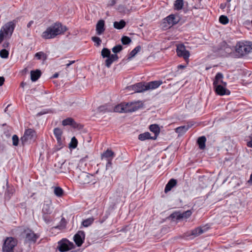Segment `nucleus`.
Segmentation results:
<instances>
[{"instance_id": "obj_1", "label": "nucleus", "mask_w": 252, "mask_h": 252, "mask_svg": "<svg viewBox=\"0 0 252 252\" xmlns=\"http://www.w3.org/2000/svg\"><path fill=\"white\" fill-rule=\"evenodd\" d=\"M67 28L60 22H56L47 28L42 34V37L45 39L54 38L57 35L63 34Z\"/></svg>"}, {"instance_id": "obj_2", "label": "nucleus", "mask_w": 252, "mask_h": 252, "mask_svg": "<svg viewBox=\"0 0 252 252\" xmlns=\"http://www.w3.org/2000/svg\"><path fill=\"white\" fill-rule=\"evenodd\" d=\"M17 21L14 20L4 24L0 31V44L3 39H9L13 32Z\"/></svg>"}, {"instance_id": "obj_3", "label": "nucleus", "mask_w": 252, "mask_h": 252, "mask_svg": "<svg viewBox=\"0 0 252 252\" xmlns=\"http://www.w3.org/2000/svg\"><path fill=\"white\" fill-rule=\"evenodd\" d=\"M252 50V43L250 41H241L236 45V52L239 57L244 56Z\"/></svg>"}, {"instance_id": "obj_4", "label": "nucleus", "mask_w": 252, "mask_h": 252, "mask_svg": "<svg viewBox=\"0 0 252 252\" xmlns=\"http://www.w3.org/2000/svg\"><path fill=\"white\" fill-rule=\"evenodd\" d=\"M18 244L16 238L12 237H7L3 243L2 250L3 252H14V248Z\"/></svg>"}, {"instance_id": "obj_5", "label": "nucleus", "mask_w": 252, "mask_h": 252, "mask_svg": "<svg viewBox=\"0 0 252 252\" xmlns=\"http://www.w3.org/2000/svg\"><path fill=\"white\" fill-rule=\"evenodd\" d=\"M36 138V132L32 128H28L25 131L24 135L21 138V143L23 146L34 140Z\"/></svg>"}, {"instance_id": "obj_6", "label": "nucleus", "mask_w": 252, "mask_h": 252, "mask_svg": "<svg viewBox=\"0 0 252 252\" xmlns=\"http://www.w3.org/2000/svg\"><path fill=\"white\" fill-rule=\"evenodd\" d=\"M74 244L66 238H63L58 242L57 249L60 252H64L74 249Z\"/></svg>"}, {"instance_id": "obj_7", "label": "nucleus", "mask_w": 252, "mask_h": 252, "mask_svg": "<svg viewBox=\"0 0 252 252\" xmlns=\"http://www.w3.org/2000/svg\"><path fill=\"white\" fill-rule=\"evenodd\" d=\"M22 235L25 238V241L27 242L35 243L38 238V236L29 228L25 229L22 233Z\"/></svg>"}, {"instance_id": "obj_8", "label": "nucleus", "mask_w": 252, "mask_h": 252, "mask_svg": "<svg viewBox=\"0 0 252 252\" xmlns=\"http://www.w3.org/2000/svg\"><path fill=\"white\" fill-rule=\"evenodd\" d=\"M125 104V113L136 111L143 106L142 102L140 101L126 103Z\"/></svg>"}, {"instance_id": "obj_9", "label": "nucleus", "mask_w": 252, "mask_h": 252, "mask_svg": "<svg viewBox=\"0 0 252 252\" xmlns=\"http://www.w3.org/2000/svg\"><path fill=\"white\" fill-rule=\"evenodd\" d=\"M43 218L47 223L52 220L50 215L52 212V209L49 204H44L42 208Z\"/></svg>"}, {"instance_id": "obj_10", "label": "nucleus", "mask_w": 252, "mask_h": 252, "mask_svg": "<svg viewBox=\"0 0 252 252\" xmlns=\"http://www.w3.org/2000/svg\"><path fill=\"white\" fill-rule=\"evenodd\" d=\"M176 52L179 57H183L186 62L188 63L189 52L186 50L185 46L183 44L178 45L177 47Z\"/></svg>"}, {"instance_id": "obj_11", "label": "nucleus", "mask_w": 252, "mask_h": 252, "mask_svg": "<svg viewBox=\"0 0 252 252\" xmlns=\"http://www.w3.org/2000/svg\"><path fill=\"white\" fill-rule=\"evenodd\" d=\"M226 83L214 87L216 93L220 95L229 94L230 91L226 88Z\"/></svg>"}, {"instance_id": "obj_12", "label": "nucleus", "mask_w": 252, "mask_h": 252, "mask_svg": "<svg viewBox=\"0 0 252 252\" xmlns=\"http://www.w3.org/2000/svg\"><path fill=\"white\" fill-rule=\"evenodd\" d=\"M85 235L83 231H79L74 236L73 240L78 247H80L84 243Z\"/></svg>"}, {"instance_id": "obj_13", "label": "nucleus", "mask_w": 252, "mask_h": 252, "mask_svg": "<svg viewBox=\"0 0 252 252\" xmlns=\"http://www.w3.org/2000/svg\"><path fill=\"white\" fill-rule=\"evenodd\" d=\"M189 210L183 213H181L179 212H175L170 215L169 218H170L172 220H181L184 218L187 219L188 216L189 215Z\"/></svg>"}, {"instance_id": "obj_14", "label": "nucleus", "mask_w": 252, "mask_h": 252, "mask_svg": "<svg viewBox=\"0 0 252 252\" xmlns=\"http://www.w3.org/2000/svg\"><path fill=\"white\" fill-rule=\"evenodd\" d=\"M128 89L133 90L134 93H140L147 91L146 85L142 83H138L131 86H129Z\"/></svg>"}, {"instance_id": "obj_15", "label": "nucleus", "mask_w": 252, "mask_h": 252, "mask_svg": "<svg viewBox=\"0 0 252 252\" xmlns=\"http://www.w3.org/2000/svg\"><path fill=\"white\" fill-rule=\"evenodd\" d=\"M207 230V228L205 226L198 227L191 231L190 236H191L192 238H195L206 232Z\"/></svg>"}, {"instance_id": "obj_16", "label": "nucleus", "mask_w": 252, "mask_h": 252, "mask_svg": "<svg viewBox=\"0 0 252 252\" xmlns=\"http://www.w3.org/2000/svg\"><path fill=\"white\" fill-rule=\"evenodd\" d=\"M164 23H167L169 26H172L179 22V18L175 15L171 14L164 19Z\"/></svg>"}, {"instance_id": "obj_17", "label": "nucleus", "mask_w": 252, "mask_h": 252, "mask_svg": "<svg viewBox=\"0 0 252 252\" xmlns=\"http://www.w3.org/2000/svg\"><path fill=\"white\" fill-rule=\"evenodd\" d=\"M105 30V22L103 20H99L96 25V32L97 35H101Z\"/></svg>"}, {"instance_id": "obj_18", "label": "nucleus", "mask_w": 252, "mask_h": 252, "mask_svg": "<svg viewBox=\"0 0 252 252\" xmlns=\"http://www.w3.org/2000/svg\"><path fill=\"white\" fill-rule=\"evenodd\" d=\"M114 157L115 153L111 150L107 149L101 154V159L102 160L105 159L106 160H112Z\"/></svg>"}, {"instance_id": "obj_19", "label": "nucleus", "mask_w": 252, "mask_h": 252, "mask_svg": "<svg viewBox=\"0 0 252 252\" xmlns=\"http://www.w3.org/2000/svg\"><path fill=\"white\" fill-rule=\"evenodd\" d=\"M92 175L87 173H83L79 177L80 182L83 184H89L91 182L90 178Z\"/></svg>"}, {"instance_id": "obj_20", "label": "nucleus", "mask_w": 252, "mask_h": 252, "mask_svg": "<svg viewBox=\"0 0 252 252\" xmlns=\"http://www.w3.org/2000/svg\"><path fill=\"white\" fill-rule=\"evenodd\" d=\"M177 181L176 179H170L165 186L164 189V192L166 193L169 191H170L174 187H175L177 185Z\"/></svg>"}, {"instance_id": "obj_21", "label": "nucleus", "mask_w": 252, "mask_h": 252, "mask_svg": "<svg viewBox=\"0 0 252 252\" xmlns=\"http://www.w3.org/2000/svg\"><path fill=\"white\" fill-rule=\"evenodd\" d=\"M162 82L160 81H151L146 84L147 90L155 89L158 88L161 84Z\"/></svg>"}, {"instance_id": "obj_22", "label": "nucleus", "mask_w": 252, "mask_h": 252, "mask_svg": "<svg viewBox=\"0 0 252 252\" xmlns=\"http://www.w3.org/2000/svg\"><path fill=\"white\" fill-rule=\"evenodd\" d=\"M222 78V74L221 73H218L215 76V78L213 82L214 87L223 84L224 82L223 81Z\"/></svg>"}, {"instance_id": "obj_23", "label": "nucleus", "mask_w": 252, "mask_h": 252, "mask_svg": "<svg viewBox=\"0 0 252 252\" xmlns=\"http://www.w3.org/2000/svg\"><path fill=\"white\" fill-rule=\"evenodd\" d=\"M41 74V71L39 70H32L31 71V78L32 82H35L38 80Z\"/></svg>"}, {"instance_id": "obj_24", "label": "nucleus", "mask_w": 252, "mask_h": 252, "mask_svg": "<svg viewBox=\"0 0 252 252\" xmlns=\"http://www.w3.org/2000/svg\"><path fill=\"white\" fill-rule=\"evenodd\" d=\"M149 128H150V130H151V131L154 132L155 134V136H154V137H154L153 139H156L157 137L159 134V132H160L159 127L158 126V125L153 124V125H151L150 126Z\"/></svg>"}, {"instance_id": "obj_25", "label": "nucleus", "mask_w": 252, "mask_h": 252, "mask_svg": "<svg viewBox=\"0 0 252 252\" xmlns=\"http://www.w3.org/2000/svg\"><path fill=\"white\" fill-rule=\"evenodd\" d=\"M54 133L55 135L58 143H60L62 141V135L63 131L59 128H55L54 130Z\"/></svg>"}, {"instance_id": "obj_26", "label": "nucleus", "mask_w": 252, "mask_h": 252, "mask_svg": "<svg viewBox=\"0 0 252 252\" xmlns=\"http://www.w3.org/2000/svg\"><path fill=\"white\" fill-rule=\"evenodd\" d=\"M125 103H121L115 106L114 108V111L119 113H125Z\"/></svg>"}, {"instance_id": "obj_27", "label": "nucleus", "mask_w": 252, "mask_h": 252, "mask_svg": "<svg viewBox=\"0 0 252 252\" xmlns=\"http://www.w3.org/2000/svg\"><path fill=\"white\" fill-rule=\"evenodd\" d=\"M206 137L204 136L200 137L197 140V143L200 149H204L205 148Z\"/></svg>"}, {"instance_id": "obj_28", "label": "nucleus", "mask_w": 252, "mask_h": 252, "mask_svg": "<svg viewBox=\"0 0 252 252\" xmlns=\"http://www.w3.org/2000/svg\"><path fill=\"white\" fill-rule=\"evenodd\" d=\"M126 24L125 21L123 20H121L120 22H115L114 23V27L115 29L121 30L125 27Z\"/></svg>"}, {"instance_id": "obj_29", "label": "nucleus", "mask_w": 252, "mask_h": 252, "mask_svg": "<svg viewBox=\"0 0 252 252\" xmlns=\"http://www.w3.org/2000/svg\"><path fill=\"white\" fill-rule=\"evenodd\" d=\"M153 138H154L153 137L151 136V134L148 132L140 134L138 136V139L141 141H144L146 139H153Z\"/></svg>"}, {"instance_id": "obj_30", "label": "nucleus", "mask_w": 252, "mask_h": 252, "mask_svg": "<svg viewBox=\"0 0 252 252\" xmlns=\"http://www.w3.org/2000/svg\"><path fill=\"white\" fill-rule=\"evenodd\" d=\"M184 4L183 0H176L174 3V9L177 10L183 8Z\"/></svg>"}, {"instance_id": "obj_31", "label": "nucleus", "mask_w": 252, "mask_h": 252, "mask_svg": "<svg viewBox=\"0 0 252 252\" xmlns=\"http://www.w3.org/2000/svg\"><path fill=\"white\" fill-rule=\"evenodd\" d=\"M67 222L64 218L61 219L60 224L55 227V228H58L60 230L64 229L66 227Z\"/></svg>"}, {"instance_id": "obj_32", "label": "nucleus", "mask_w": 252, "mask_h": 252, "mask_svg": "<svg viewBox=\"0 0 252 252\" xmlns=\"http://www.w3.org/2000/svg\"><path fill=\"white\" fill-rule=\"evenodd\" d=\"M54 192L58 197H62L63 194V189L59 187L54 188Z\"/></svg>"}, {"instance_id": "obj_33", "label": "nucleus", "mask_w": 252, "mask_h": 252, "mask_svg": "<svg viewBox=\"0 0 252 252\" xmlns=\"http://www.w3.org/2000/svg\"><path fill=\"white\" fill-rule=\"evenodd\" d=\"M94 221V219L93 218H90L84 220L82 222V224L85 227H88L91 225Z\"/></svg>"}, {"instance_id": "obj_34", "label": "nucleus", "mask_w": 252, "mask_h": 252, "mask_svg": "<svg viewBox=\"0 0 252 252\" xmlns=\"http://www.w3.org/2000/svg\"><path fill=\"white\" fill-rule=\"evenodd\" d=\"M188 129V126H179L175 129V131L180 134L184 133L186 132Z\"/></svg>"}, {"instance_id": "obj_35", "label": "nucleus", "mask_w": 252, "mask_h": 252, "mask_svg": "<svg viewBox=\"0 0 252 252\" xmlns=\"http://www.w3.org/2000/svg\"><path fill=\"white\" fill-rule=\"evenodd\" d=\"M35 57H36L38 60L42 59L45 61L47 59V55L43 52H39L35 54Z\"/></svg>"}, {"instance_id": "obj_36", "label": "nucleus", "mask_w": 252, "mask_h": 252, "mask_svg": "<svg viewBox=\"0 0 252 252\" xmlns=\"http://www.w3.org/2000/svg\"><path fill=\"white\" fill-rule=\"evenodd\" d=\"M110 54L111 52L107 48H104L101 51V56L103 58L109 57Z\"/></svg>"}, {"instance_id": "obj_37", "label": "nucleus", "mask_w": 252, "mask_h": 252, "mask_svg": "<svg viewBox=\"0 0 252 252\" xmlns=\"http://www.w3.org/2000/svg\"><path fill=\"white\" fill-rule=\"evenodd\" d=\"M141 47L140 46H136L134 49H133L129 53V58H132L140 51Z\"/></svg>"}, {"instance_id": "obj_38", "label": "nucleus", "mask_w": 252, "mask_h": 252, "mask_svg": "<svg viewBox=\"0 0 252 252\" xmlns=\"http://www.w3.org/2000/svg\"><path fill=\"white\" fill-rule=\"evenodd\" d=\"M78 144V141L77 139L73 137L72 138L71 142L69 144V147L72 149H75L76 148Z\"/></svg>"}, {"instance_id": "obj_39", "label": "nucleus", "mask_w": 252, "mask_h": 252, "mask_svg": "<svg viewBox=\"0 0 252 252\" xmlns=\"http://www.w3.org/2000/svg\"><path fill=\"white\" fill-rule=\"evenodd\" d=\"M219 21L222 24L225 25L228 23L229 20L227 16L221 15L219 18Z\"/></svg>"}, {"instance_id": "obj_40", "label": "nucleus", "mask_w": 252, "mask_h": 252, "mask_svg": "<svg viewBox=\"0 0 252 252\" xmlns=\"http://www.w3.org/2000/svg\"><path fill=\"white\" fill-rule=\"evenodd\" d=\"M9 52L6 49H2L0 51V57L1 58L7 59L8 57Z\"/></svg>"}, {"instance_id": "obj_41", "label": "nucleus", "mask_w": 252, "mask_h": 252, "mask_svg": "<svg viewBox=\"0 0 252 252\" xmlns=\"http://www.w3.org/2000/svg\"><path fill=\"white\" fill-rule=\"evenodd\" d=\"M121 41L124 45H127L131 42V40L129 37L124 36L122 37Z\"/></svg>"}, {"instance_id": "obj_42", "label": "nucleus", "mask_w": 252, "mask_h": 252, "mask_svg": "<svg viewBox=\"0 0 252 252\" xmlns=\"http://www.w3.org/2000/svg\"><path fill=\"white\" fill-rule=\"evenodd\" d=\"M73 122V119L71 118H68L66 119L63 120L62 121V125L63 126H71V123Z\"/></svg>"}, {"instance_id": "obj_43", "label": "nucleus", "mask_w": 252, "mask_h": 252, "mask_svg": "<svg viewBox=\"0 0 252 252\" xmlns=\"http://www.w3.org/2000/svg\"><path fill=\"white\" fill-rule=\"evenodd\" d=\"M98 111L99 112H106V111L109 112V111H110L111 110H110V108L108 107V105H102V106H99L98 108Z\"/></svg>"}, {"instance_id": "obj_44", "label": "nucleus", "mask_w": 252, "mask_h": 252, "mask_svg": "<svg viewBox=\"0 0 252 252\" xmlns=\"http://www.w3.org/2000/svg\"><path fill=\"white\" fill-rule=\"evenodd\" d=\"M12 144L13 146H17L19 144V139L17 135H14L12 138Z\"/></svg>"}, {"instance_id": "obj_45", "label": "nucleus", "mask_w": 252, "mask_h": 252, "mask_svg": "<svg viewBox=\"0 0 252 252\" xmlns=\"http://www.w3.org/2000/svg\"><path fill=\"white\" fill-rule=\"evenodd\" d=\"M92 40L96 44L97 46H99L101 44V40L97 36H93Z\"/></svg>"}, {"instance_id": "obj_46", "label": "nucleus", "mask_w": 252, "mask_h": 252, "mask_svg": "<svg viewBox=\"0 0 252 252\" xmlns=\"http://www.w3.org/2000/svg\"><path fill=\"white\" fill-rule=\"evenodd\" d=\"M123 49V47L121 45H117L112 48V51L116 54L120 52Z\"/></svg>"}, {"instance_id": "obj_47", "label": "nucleus", "mask_w": 252, "mask_h": 252, "mask_svg": "<svg viewBox=\"0 0 252 252\" xmlns=\"http://www.w3.org/2000/svg\"><path fill=\"white\" fill-rule=\"evenodd\" d=\"M113 63V61L112 60L110 57H107V59L105 60V65L107 67H109Z\"/></svg>"}, {"instance_id": "obj_48", "label": "nucleus", "mask_w": 252, "mask_h": 252, "mask_svg": "<svg viewBox=\"0 0 252 252\" xmlns=\"http://www.w3.org/2000/svg\"><path fill=\"white\" fill-rule=\"evenodd\" d=\"M73 128H81L82 127L81 125L77 123L74 121V120L73 119V122L71 123V126Z\"/></svg>"}, {"instance_id": "obj_49", "label": "nucleus", "mask_w": 252, "mask_h": 252, "mask_svg": "<svg viewBox=\"0 0 252 252\" xmlns=\"http://www.w3.org/2000/svg\"><path fill=\"white\" fill-rule=\"evenodd\" d=\"M110 58L112 59V60L113 61H117L118 59V57L117 55L116 54H110Z\"/></svg>"}, {"instance_id": "obj_50", "label": "nucleus", "mask_w": 252, "mask_h": 252, "mask_svg": "<svg viewBox=\"0 0 252 252\" xmlns=\"http://www.w3.org/2000/svg\"><path fill=\"white\" fill-rule=\"evenodd\" d=\"M112 160H110V159L107 160V162L106 165V169H108L109 167L111 166Z\"/></svg>"}, {"instance_id": "obj_51", "label": "nucleus", "mask_w": 252, "mask_h": 252, "mask_svg": "<svg viewBox=\"0 0 252 252\" xmlns=\"http://www.w3.org/2000/svg\"><path fill=\"white\" fill-rule=\"evenodd\" d=\"M75 63V61H68V63L66 64V67H68L71 64Z\"/></svg>"}, {"instance_id": "obj_52", "label": "nucleus", "mask_w": 252, "mask_h": 252, "mask_svg": "<svg viewBox=\"0 0 252 252\" xmlns=\"http://www.w3.org/2000/svg\"><path fill=\"white\" fill-rule=\"evenodd\" d=\"M9 43L7 41H5L2 45L3 47L4 48H8L9 47Z\"/></svg>"}, {"instance_id": "obj_53", "label": "nucleus", "mask_w": 252, "mask_h": 252, "mask_svg": "<svg viewBox=\"0 0 252 252\" xmlns=\"http://www.w3.org/2000/svg\"><path fill=\"white\" fill-rule=\"evenodd\" d=\"M4 82V78L3 77H0V86H1Z\"/></svg>"}, {"instance_id": "obj_54", "label": "nucleus", "mask_w": 252, "mask_h": 252, "mask_svg": "<svg viewBox=\"0 0 252 252\" xmlns=\"http://www.w3.org/2000/svg\"><path fill=\"white\" fill-rule=\"evenodd\" d=\"M251 141L247 143V146L249 147H252V134L251 137Z\"/></svg>"}, {"instance_id": "obj_55", "label": "nucleus", "mask_w": 252, "mask_h": 252, "mask_svg": "<svg viewBox=\"0 0 252 252\" xmlns=\"http://www.w3.org/2000/svg\"><path fill=\"white\" fill-rule=\"evenodd\" d=\"M107 219V217H103L102 219H100L99 220V222L100 223H102Z\"/></svg>"}, {"instance_id": "obj_56", "label": "nucleus", "mask_w": 252, "mask_h": 252, "mask_svg": "<svg viewBox=\"0 0 252 252\" xmlns=\"http://www.w3.org/2000/svg\"><path fill=\"white\" fill-rule=\"evenodd\" d=\"M186 67V65H179L178 66V69H184L185 67Z\"/></svg>"}, {"instance_id": "obj_57", "label": "nucleus", "mask_w": 252, "mask_h": 252, "mask_svg": "<svg viewBox=\"0 0 252 252\" xmlns=\"http://www.w3.org/2000/svg\"><path fill=\"white\" fill-rule=\"evenodd\" d=\"M33 21H31L30 22H29V23L27 24V27L28 28H30L31 27V26H32V25L33 24Z\"/></svg>"}, {"instance_id": "obj_58", "label": "nucleus", "mask_w": 252, "mask_h": 252, "mask_svg": "<svg viewBox=\"0 0 252 252\" xmlns=\"http://www.w3.org/2000/svg\"><path fill=\"white\" fill-rule=\"evenodd\" d=\"M26 85V83L22 82L20 84V87H21L22 88H24V87Z\"/></svg>"}, {"instance_id": "obj_59", "label": "nucleus", "mask_w": 252, "mask_h": 252, "mask_svg": "<svg viewBox=\"0 0 252 252\" xmlns=\"http://www.w3.org/2000/svg\"><path fill=\"white\" fill-rule=\"evenodd\" d=\"M58 76H59V74L58 73H56L55 74H54L53 75L52 77L53 78H57Z\"/></svg>"}, {"instance_id": "obj_60", "label": "nucleus", "mask_w": 252, "mask_h": 252, "mask_svg": "<svg viewBox=\"0 0 252 252\" xmlns=\"http://www.w3.org/2000/svg\"><path fill=\"white\" fill-rule=\"evenodd\" d=\"M7 192V193H9L10 194H13V189H10V190H8Z\"/></svg>"}, {"instance_id": "obj_61", "label": "nucleus", "mask_w": 252, "mask_h": 252, "mask_svg": "<svg viewBox=\"0 0 252 252\" xmlns=\"http://www.w3.org/2000/svg\"><path fill=\"white\" fill-rule=\"evenodd\" d=\"M194 125V124H191V123L190 122V127L193 126Z\"/></svg>"}, {"instance_id": "obj_62", "label": "nucleus", "mask_w": 252, "mask_h": 252, "mask_svg": "<svg viewBox=\"0 0 252 252\" xmlns=\"http://www.w3.org/2000/svg\"><path fill=\"white\" fill-rule=\"evenodd\" d=\"M112 3H113V4H112V5H114V4H115V2H114V1H113V2H112Z\"/></svg>"}, {"instance_id": "obj_63", "label": "nucleus", "mask_w": 252, "mask_h": 252, "mask_svg": "<svg viewBox=\"0 0 252 252\" xmlns=\"http://www.w3.org/2000/svg\"><path fill=\"white\" fill-rule=\"evenodd\" d=\"M230 0H228V1H230Z\"/></svg>"}]
</instances>
